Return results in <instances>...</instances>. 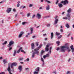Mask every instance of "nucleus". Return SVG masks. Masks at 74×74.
I'll use <instances>...</instances> for the list:
<instances>
[{
	"label": "nucleus",
	"instance_id": "nucleus-13",
	"mask_svg": "<svg viewBox=\"0 0 74 74\" xmlns=\"http://www.w3.org/2000/svg\"><path fill=\"white\" fill-rule=\"evenodd\" d=\"M49 53L44 56H43V58H44V59H45L46 58H47V57H49Z\"/></svg>",
	"mask_w": 74,
	"mask_h": 74
},
{
	"label": "nucleus",
	"instance_id": "nucleus-29",
	"mask_svg": "<svg viewBox=\"0 0 74 74\" xmlns=\"http://www.w3.org/2000/svg\"><path fill=\"white\" fill-rule=\"evenodd\" d=\"M34 56H35V54L34 53H33L32 54V58H34Z\"/></svg>",
	"mask_w": 74,
	"mask_h": 74
},
{
	"label": "nucleus",
	"instance_id": "nucleus-23",
	"mask_svg": "<svg viewBox=\"0 0 74 74\" xmlns=\"http://www.w3.org/2000/svg\"><path fill=\"white\" fill-rule=\"evenodd\" d=\"M53 32H52L51 33V39H52V38H53Z\"/></svg>",
	"mask_w": 74,
	"mask_h": 74
},
{
	"label": "nucleus",
	"instance_id": "nucleus-7",
	"mask_svg": "<svg viewBox=\"0 0 74 74\" xmlns=\"http://www.w3.org/2000/svg\"><path fill=\"white\" fill-rule=\"evenodd\" d=\"M24 34V32H21L20 34L18 35V38H21L22 36V35Z\"/></svg>",
	"mask_w": 74,
	"mask_h": 74
},
{
	"label": "nucleus",
	"instance_id": "nucleus-64",
	"mask_svg": "<svg viewBox=\"0 0 74 74\" xmlns=\"http://www.w3.org/2000/svg\"><path fill=\"white\" fill-rule=\"evenodd\" d=\"M25 6H23V9H24V8H25Z\"/></svg>",
	"mask_w": 74,
	"mask_h": 74
},
{
	"label": "nucleus",
	"instance_id": "nucleus-31",
	"mask_svg": "<svg viewBox=\"0 0 74 74\" xmlns=\"http://www.w3.org/2000/svg\"><path fill=\"white\" fill-rule=\"evenodd\" d=\"M48 50H49V49H48V48L46 47L45 48L46 51H47V52H48Z\"/></svg>",
	"mask_w": 74,
	"mask_h": 74
},
{
	"label": "nucleus",
	"instance_id": "nucleus-38",
	"mask_svg": "<svg viewBox=\"0 0 74 74\" xmlns=\"http://www.w3.org/2000/svg\"><path fill=\"white\" fill-rule=\"evenodd\" d=\"M34 74H38V72L36 71H35L34 72Z\"/></svg>",
	"mask_w": 74,
	"mask_h": 74
},
{
	"label": "nucleus",
	"instance_id": "nucleus-62",
	"mask_svg": "<svg viewBox=\"0 0 74 74\" xmlns=\"http://www.w3.org/2000/svg\"><path fill=\"white\" fill-rule=\"evenodd\" d=\"M46 36V34H43V36Z\"/></svg>",
	"mask_w": 74,
	"mask_h": 74
},
{
	"label": "nucleus",
	"instance_id": "nucleus-9",
	"mask_svg": "<svg viewBox=\"0 0 74 74\" xmlns=\"http://www.w3.org/2000/svg\"><path fill=\"white\" fill-rule=\"evenodd\" d=\"M11 8H8L7 9V10H6V12L8 13H10V12H11Z\"/></svg>",
	"mask_w": 74,
	"mask_h": 74
},
{
	"label": "nucleus",
	"instance_id": "nucleus-16",
	"mask_svg": "<svg viewBox=\"0 0 74 74\" xmlns=\"http://www.w3.org/2000/svg\"><path fill=\"white\" fill-rule=\"evenodd\" d=\"M50 8H49V5H47V6H46V10L48 11V10H49Z\"/></svg>",
	"mask_w": 74,
	"mask_h": 74
},
{
	"label": "nucleus",
	"instance_id": "nucleus-51",
	"mask_svg": "<svg viewBox=\"0 0 74 74\" xmlns=\"http://www.w3.org/2000/svg\"><path fill=\"white\" fill-rule=\"evenodd\" d=\"M43 64H42V67H44V62H43Z\"/></svg>",
	"mask_w": 74,
	"mask_h": 74
},
{
	"label": "nucleus",
	"instance_id": "nucleus-2",
	"mask_svg": "<svg viewBox=\"0 0 74 74\" xmlns=\"http://www.w3.org/2000/svg\"><path fill=\"white\" fill-rule=\"evenodd\" d=\"M71 8H69L67 11V12L69 13L66 15V17H63V19H66V20H67V19H68V20L70 21V14L69 13L71 12Z\"/></svg>",
	"mask_w": 74,
	"mask_h": 74
},
{
	"label": "nucleus",
	"instance_id": "nucleus-4",
	"mask_svg": "<svg viewBox=\"0 0 74 74\" xmlns=\"http://www.w3.org/2000/svg\"><path fill=\"white\" fill-rule=\"evenodd\" d=\"M60 3H63L64 5H66V4H68L69 3V1H67V0H65L64 1H62Z\"/></svg>",
	"mask_w": 74,
	"mask_h": 74
},
{
	"label": "nucleus",
	"instance_id": "nucleus-40",
	"mask_svg": "<svg viewBox=\"0 0 74 74\" xmlns=\"http://www.w3.org/2000/svg\"><path fill=\"white\" fill-rule=\"evenodd\" d=\"M12 49V47H10L9 48V51H11V50Z\"/></svg>",
	"mask_w": 74,
	"mask_h": 74
},
{
	"label": "nucleus",
	"instance_id": "nucleus-36",
	"mask_svg": "<svg viewBox=\"0 0 74 74\" xmlns=\"http://www.w3.org/2000/svg\"><path fill=\"white\" fill-rule=\"evenodd\" d=\"M44 52V51L43 50H42V51L41 52V55H42Z\"/></svg>",
	"mask_w": 74,
	"mask_h": 74
},
{
	"label": "nucleus",
	"instance_id": "nucleus-35",
	"mask_svg": "<svg viewBox=\"0 0 74 74\" xmlns=\"http://www.w3.org/2000/svg\"><path fill=\"white\" fill-rule=\"evenodd\" d=\"M42 46V44H41L40 45V46L39 47H38V48H41V47Z\"/></svg>",
	"mask_w": 74,
	"mask_h": 74
},
{
	"label": "nucleus",
	"instance_id": "nucleus-34",
	"mask_svg": "<svg viewBox=\"0 0 74 74\" xmlns=\"http://www.w3.org/2000/svg\"><path fill=\"white\" fill-rule=\"evenodd\" d=\"M23 58H19V60H23Z\"/></svg>",
	"mask_w": 74,
	"mask_h": 74
},
{
	"label": "nucleus",
	"instance_id": "nucleus-3",
	"mask_svg": "<svg viewBox=\"0 0 74 74\" xmlns=\"http://www.w3.org/2000/svg\"><path fill=\"white\" fill-rule=\"evenodd\" d=\"M14 44V42L13 41H11L9 42L8 45V47H10L12 45Z\"/></svg>",
	"mask_w": 74,
	"mask_h": 74
},
{
	"label": "nucleus",
	"instance_id": "nucleus-54",
	"mask_svg": "<svg viewBox=\"0 0 74 74\" xmlns=\"http://www.w3.org/2000/svg\"><path fill=\"white\" fill-rule=\"evenodd\" d=\"M60 49L59 48V47L57 48V49H56V50L57 51H58V50H59Z\"/></svg>",
	"mask_w": 74,
	"mask_h": 74
},
{
	"label": "nucleus",
	"instance_id": "nucleus-47",
	"mask_svg": "<svg viewBox=\"0 0 74 74\" xmlns=\"http://www.w3.org/2000/svg\"><path fill=\"white\" fill-rule=\"evenodd\" d=\"M25 23H26L24 22H23L22 23V25H25Z\"/></svg>",
	"mask_w": 74,
	"mask_h": 74
},
{
	"label": "nucleus",
	"instance_id": "nucleus-41",
	"mask_svg": "<svg viewBox=\"0 0 74 74\" xmlns=\"http://www.w3.org/2000/svg\"><path fill=\"white\" fill-rule=\"evenodd\" d=\"M39 43V42H36V46L37 47H38V43Z\"/></svg>",
	"mask_w": 74,
	"mask_h": 74
},
{
	"label": "nucleus",
	"instance_id": "nucleus-37",
	"mask_svg": "<svg viewBox=\"0 0 74 74\" xmlns=\"http://www.w3.org/2000/svg\"><path fill=\"white\" fill-rule=\"evenodd\" d=\"M57 1L56 2V4H57L58 3H59V0H56Z\"/></svg>",
	"mask_w": 74,
	"mask_h": 74
},
{
	"label": "nucleus",
	"instance_id": "nucleus-53",
	"mask_svg": "<svg viewBox=\"0 0 74 74\" xmlns=\"http://www.w3.org/2000/svg\"><path fill=\"white\" fill-rule=\"evenodd\" d=\"M32 6H33V5L32 4H30L29 5V7H32Z\"/></svg>",
	"mask_w": 74,
	"mask_h": 74
},
{
	"label": "nucleus",
	"instance_id": "nucleus-33",
	"mask_svg": "<svg viewBox=\"0 0 74 74\" xmlns=\"http://www.w3.org/2000/svg\"><path fill=\"white\" fill-rule=\"evenodd\" d=\"M56 43L57 44H58V45H59V44H60V42L59 41H57L56 42Z\"/></svg>",
	"mask_w": 74,
	"mask_h": 74
},
{
	"label": "nucleus",
	"instance_id": "nucleus-61",
	"mask_svg": "<svg viewBox=\"0 0 74 74\" xmlns=\"http://www.w3.org/2000/svg\"><path fill=\"white\" fill-rule=\"evenodd\" d=\"M47 40H48V39H47V38H45V41H47Z\"/></svg>",
	"mask_w": 74,
	"mask_h": 74
},
{
	"label": "nucleus",
	"instance_id": "nucleus-26",
	"mask_svg": "<svg viewBox=\"0 0 74 74\" xmlns=\"http://www.w3.org/2000/svg\"><path fill=\"white\" fill-rule=\"evenodd\" d=\"M34 53H35V54H38V53H39V51H36L35 52H34Z\"/></svg>",
	"mask_w": 74,
	"mask_h": 74
},
{
	"label": "nucleus",
	"instance_id": "nucleus-28",
	"mask_svg": "<svg viewBox=\"0 0 74 74\" xmlns=\"http://www.w3.org/2000/svg\"><path fill=\"white\" fill-rule=\"evenodd\" d=\"M62 35H60V36H59L58 38H57V39H60V38H62Z\"/></svg>",
	"mask_w": 74,
	"mask_h": 74
},
{
	"label": "nucleus",
	"instance_id": "nucleus-5",
	"mask_svg": "<svg viewBox=\"0 0 74 74\" xmlns=\"http://www.w3.org/2000/svg\"><path fill=\"white\" fill-rule=\"evenodd\" d=\"M7 70L9 72V73H10L9 74H12V73H11V68H10V67L9 66L7 69Z\"/></svg>",
	"mask_w": 74,
	"mask_h": 74
},
{
	"label": "nucleus",
	"instance_id": "nucleus-21",
	"mask_svg": "<svg viewBox=\"0 0 74 74\" xmlns=\"http://www.w3.org/2000/svg\"><path fill=\"white\" fill-rule=\"evenodd\" d=\"M39 49L40 48H38H38H37L34 49V51H38V50H39Z\"/></svg>",
	"mask_w": 74,
	"mask_h": 74
},
{
	"label": "nucleus",
	"instance_id": "nucleus-42",
	"mask_svg": "<svg viewBox=\"0 0 74 74\" xmlns=\"http://www.w3.org/2000/svg\"><path fill=\"white\" fill-rule=\"evenodd\" d=\"M29 70L28 68H25V70L26 71V70Z\"/></svg>",
	"mask_w": 74,
	"mask_h": 74
},
{
	"label": "nucleus",
	"instance_id": "nucleus-55",
	"mask_svg": "<svg viewBox=\"0 0 74 74\" xmlns=\"http://www.w3.org/2000/svg\"><path fill=\"white\" fill-rule=\"evenodd\" d=\"M70 60H71V58H69V59L68 60V62H70Z\"/></svg>",
	"mask_w": 74,
	"mask_h": 74
},
{
	"label": "nucleus",
	"instance_id": "nucleus-22",
	"mask_svg": "<svg viewBox=\"0 0 74 74\" xmlns=\"http://www.w3.org/2000/svg\"><path fill=\"white\" fill-rule=\"evenodd\" d=\"M16 50H14V53L13 54V55L14 56H15V54H16Z\"/></svg>",
	"mask_w": 74,
	"mask_h": 74
},
{
	"label": "nucleus",
	"instance_id": "nucleus-11",
	"mask_svg": "<svg viewBox=\"0 0 74 74\" xmlns=\"http://www.w3.org/2000/svg\"><path fill=\"white\" fill-rule=\"evenodd\" d=\"M70 48L71 49L72 52H74V47H73V45H72L71 46H70Z\"/></svg>",
	"mask_w": 74,
	"mask_h": 74
},
{
	"label": "nucleus",
	"instance_id": "nucleus-15",
	"mask_svg": "<svg viewBox=\"0 0 74 74\" xmlns=\"http://www.w3.org/2000/svg\"><path fill=\"white\" fill-rule=\"evenodd\" d=\"M3 62L4 63V64H5V63H8V62L7 61V60L5 59H3Z\"/></svg>",
	"mask_w": 74,
	"mask_h": 74
},
{
	"label": "nucleus",
	"instance_id": "nucleus-14",
	"mask_svg": "<svg viewBox=\"0 0 74 74\" xmlns=\"http://www.w3.org/2000/svg\"><path fill=\"white\" fill-rule=\"evenodd\" d=\"M58 5L60 8H61V7H63V5L61 3H58Z\"/></svg>",
	"mask_w": 74,
	"mask_h": 74
},
{
	"label": "nucleus",
	"instance_id": "nucleus-59",
	"mask_svg": "<svg viewBox=\"0 0 74 74\" xmlns=\"http://www.w3.org/2000/svg\"><path fill=\"white\" fill-rule=\"evenodd\" d=\"M71 34V33H70L67 36V37H69V36H70V34Z\"/></svg>",
	"mask_w": 74,
	"mask_h": 74
},
{
	"label": "nucleus",
	"instance_id": "nucleus-63",
	"mask_svg": "<svg viewBox=\"0 0 74 74\" xmlns=\"http://www.w3.org/2000/svg\"><path fill=\"white\" fill-rule=\"evenodd\" d=\"M17 14H16L15 15V18H16V16H17Z\"/></svg>",
	"mask_w": 74,
	"mask_h": 74
},
{
	"label": "nucleus",
	"instance_id": "nucleus-10",
	"mask_svg": "<svg viewBox=\"0 0 74 74\" xmlns=\"http://www.w3.org/2000/svg\"><path fill=\"white\" fill-rule=\"evenodd\" d=\"M18 70H20V73H21L22 70V66L21 65L19 66H18Z\"/></svg>",
	"mask_w": 74,
	"mask_h": 74
},
{
	"label": "nucleus",
	"instance_id": "nucleus-20",
	"mask_svg": "<svg viewBox=\"0 0 74 74\" xmlns=\"http://www.w3.org/2000/svg\"><path fill=\"white\" fill-rule=\"evenodd\" d=\"M65 26L67 28H69V27H70V26H69V25L68 23H66Z\"/></svg>",
	"mask_w": 74,
	"mask_h": 74
},
{
	"label": "nucleus",
	"instance_id": "nucleus-49",
	"mask_svg": "<svg viewBox=\"0 0 74 74\" xmlns=\"http://www.w3.org/2000/svg\"><path fill=\"white\" fill-rule=\"evenodd\" d=\"M60 31L61 32H62V33L63 32V29H61L60 30Z\"/></svg>",
	"mask_w": 74,
	"mask_h": 74
},
{
	"label": "nucleus",
	"instance_id": "nucleus-27",
	"mask_svg": "<svg viewBox=\"0 0 74 74\" xmlns=\"http://www.w3.org/2000/svg\"><path fill=\"white\" fill-rule=\"evenodd\" d=\"M7 43V41H5L4 43H2V45H5V44H6Z\"/></svg>",
	"mask_w": 74,
	"mask_h": 74
},
{
	"label": "nucleus",
	"instance_id": "nucleus-48",
	"mask_svg": "<svg viewBox=\"0 0 74 74\" xmlns=\"http://www.w3.org/2000/svg\"><path fill=\"white\" fill-rule=\"evenodd\" d=\"M13 11H14V12H16V9H14L13 10Z\"/></svg>",
	"mask_w": 74,
	"mask_h": 74
},
{
	"label": "nucleus",
	"instance_id": "nucleus-19",
	"mask_svg": "<svg viewBox=\"0 0 74 74\" xmlns=\"http://www.w3.org/2000/svg\"><path fill=\"white\" fill-rule=\"evenodd\" d=\"M22 49V47H20L19 50L17 51V53H19L20 52V51H21V49Z\"/></svg>",
	"mask_w": 74,
	"mask_h": 74
},
{
	"label": "nucleus",
	"instance_id": "nucleus-6",
	"mask_svg": "<svg viewBox=\"0 0 74 74\" xmlns=\"http://www.w3.org/2000/svg\"><path fill=\"white\" fill-rule=\"evenodd\" d=\"M17 64L16 63L14 62L12 63L11 65V68H13V66H16Z\"/></svg>",
	"mask_w": 74,
	"mask_h": 74
},
{
	"label": "nucleus",
	"instance_id": "nucleus-25",
	"mask_svg": "<svg viewBox=\"0 0 74 74\" xmlns=\"http://www.w3.org/2000/svg\"><path fill=\"white\" fill-rule=\"evenodd\" d=\"M56 36H59L60 34V33H59L58 32H56Z\"/></svg>",
	"mask_w": 74,
	"mask_h": 74
},
{
	"label": "nucleus",
	"instance_id": "nucleus-50",
	"mask_svg": "<svg viewBox=\"0 0 74 74\" xmlns=\"http://www.w3.org/2000/svg\"><path fill=\"white\" fill-rule=\"evenodd\" d=\"M50 26V24H48L47 25V27H49V26Z\"/></svg>",
	"mask_w": 74,
	"mask_h": 74
},
{
	"label": "nucleus",
	"instance_id": "nucleus-44",
	"mask_svg": "<svg viewBox=\"0 0 74 74\" xmlns=\"http://www.w3.org/2000/svg\"><path fill=\"white\" fill-rule=\"evenodd\" d=\"M19 5H20V4H19V3H18L17 5V7H19Z\"/></svg>",
	"mask_w": 74,
	"mask_h": 74
},
{
	"label": "nucleus",
	"instance_id": "nucleus-8",
	"mask_svg": "<svg viewBox=\"0 0 74 74\" xmlns=\"http://www.w3.org/2000/svg\"><path fill=\"white\" fill-rule=\"evenodd\" d=\"M36 16V18H38V19H40V18H41V14H39V13H38Z\"/></svg>",
	"mask_w": 74,
	"mask_h": 74
},
{
	"label": "nucleus",
	"instance_id": "nucleus-39",
	"mask_svg": "<svg viewBox=\"0 0 74 74\" xmlns=\"http://www.w3.org/2000/svg\"><path fill=\"white\" fill-rule=\"evenodd\" d=\"M41 60L42 62H44V59L42 58H41Z\"/></svg>",
	"mask_w": 74,
	"mask_h": 74
},
{
	"label": "nucleus",
	"instance_id": "nucleus-24",
	"mask_svg": "<svg viewBox=\"0 0 74 74\" xmlns=\"http://www.w3.org/2000/svg\"><path fill=\"white\" fill-rule=\"evenodd\" d=\"M39 69H40V68L39 67H37L36 70V71L38 72L39 71Z\"/></svg>",
	"mask_w": 74,
	"mask_h": 74
},
{
	"label": "nucleus",
	"instance_id": "nucleus-60",
	"mask_svg": "<svg viewBox=\"0 0 74 74\" xmlns=\"http://www.w3.org/2000/svg\"><path fill=\"white\" fill-rule=\"evenodd\" d=\"M32 37V38H35V37H36V36H33Z\"/></svg>",
	"mask_w": 74,
	"mask_h": 74
},
{
	"label": "nucleus",
	"instance_id": "nucleus-17",
	"mask_svg": "<svg viewBox=\"0 0 74 74\" xmlns=\"http://www.w3.org/2000/svg\"><path fill=\"white\" fill-rule=\"evenodd\" d=\"M34 44L33 43H32L31 45V48H32V49H34Z\"/></svg>",
	"mask_w": 74,
	"mask_h": 74
},
{
	"label": "nucleus",
	"instance_id": "nucleus-57",
	"mask_svg": "<svg viewBox=\"0 0 74 74\" xmlns=\"http://www.w3.org/2000/svg\"><path fill=\"white\" fill-rule=\"evenodd\" d=\"M26 60L27 61H29V58L27 59Z\"/></svg>",
	"mask_w": 74,
	"mask_h": 74
},
{
	"label": "nucleus",
	"instance_id": "nucleus-1",
	"mask_svg": "<svg viewBox=\"0 0 74 74\" xmlns=\"http://www.w3.org/2000/svg\"><path fill=\"white\" fill-rule=\"evenodd\" d=\"M65 48L67 49V51L68 52H70L71 51V50L69 48V47L67 46V44L65 45V46H62L61 47V51L62 52H64L66 49Z\"/></svg>",
	"mask_w": 74,
	"mask_h": 74
},
{
	"label": "nucleus",
	"instance_id": "nucleus-45",
	"mask_svg": "<svg viewBox=\"0 0 74 74\" xmlns=\"http://www.w3.org/2000/svg\"><path fill=\"white\" fill-rule=\"evenodd\" d=\"M57 18H58V16H56L55 17V19H57Z\"/></svg>",
	"mask_w": 74,
	"mask_h": 74
},
{
	"label": "nucleus",
	"instance_id": "nucleus-43",
	"mask_svg": "<svg viewBox=\"0 0 74 74\" xmlns=\"http://www.w3.org/2000/svg\"><path fill=\"white\" fill-rule=\"evenodd\" d=\"M21 51L22 52H23V53H25V51L24 52V51H23V50H21Z\"/></svg>",
	"mask_w": 74,
	"mask_h": 74
},
{
	"label": "nucleus",
	"instance_id": "nucleus-30",
	"mask_svg": "<svg viewBox=\"0 0 74 74\" xmlns=\"http://www.w3.org/2000/svg\"><path fill=\"white\" fill-rule=\"evenodd\" d=\"M30 13H28L27 14V17H29V16H30Z\"/></svg>",
	"mask_w": 74,
	"mask_h": 74
},
{
	"label": "nucleus",
	"instance_id": "nucleus-46",
	"mask_svg": "<svg viewBox=\"0 0 74 74\" xmlns=\"http://www.w3.org/2000/svg\"><path fill=\"white\" fill-rule=\"evenodd\" d=\"M46 1H47V2L48 3H51V2L47 0H46Z\"/></svg>",
	"mask_w": 74,
	"mask_h": 74
},
{
	"label": "nucleus",
	"instance_id": "nucleus-32",
	"mask_svg": "<svg viewBox=\"0 0 74 74\" xmlns=\"http://www.w3.org/2000/svg\"><path fill=\"white\" fill-rule=\"evenodd\" d=\"M35 16H36V15H35V14H34L32 17V19H33V18H35Z\"/></svg>",
	"mask_w": 74,
	"mask_h": 74
},
{
	"label": "nucleus",
	"instance_id": "nucleus-18",
	"mask_svg": "<svg viewBox=\"0 0 74 74\" xmlns=\"http://www.w3.org/2000/svg\"><path fill=\"white\" fill-rule=\"evenodd\" d=\"M30 29V30H31V32L30 34H32L33 33V28H31Z\"/></svg>",
	"mask_w": 74,
	"mask_h": 74
},
{
	"label": "nucleus",
	"instance_id": "nucleus-12",
	"mask_svg": "<svg viewBox=\"0 0 74 74\" xmlns=\"http://www.w3.org/2000/svg\"><path fill=\"white\" fill-rule=\"evenodd\" d=\"M58 21L59 20H58V19H55L54 25H56V24H57Z\"/></svg>",
	"mask_w": 74,
	"mask_h": 74
},
{
	"label": "nucleus",
	"instance_id": "nucleus-52",
	"mask_svg": "<svg viewBox=\"0 0 74 74\" xmlns=\"http://www.w3.org/2000/svg\"><path fill=\"white\" fill-rule=\"evenodd\" d=\"M70 73V71H68L67 72V73H66V74H68L69 73Z\"/></svg>",
	"mask_w": 74,
	"mask_h": 74
},
{
	"label": "nucleus",
	"instance_id": "nucleus-58",
	"mask_svg": "<svg viewBox=\"0 0 74 74\" xmlns=\"http://www.w3.org/2000/svg\"><path fill=\"white\" fill-rule=\"evenodd\" d=\"M39 9H40V10H41L42 9V8L41 7H40Z\"/></svg>",
	"mask_w": 74,
	"mask_h": 74
},
{
	"label": "nucleus",
	"instance_id": "nucleus-56",
	"mask_svg": "<svg viewBox=\"0 0 74 74\" xmlns=\"http://www.w3.org/2000/svg\"><path fill=\"white\" fill-rule=\"evenodd\" d=\"M1 74H5V72H2L1 73Z\"/></svg>",
	"mask_w": 74,
	"mask_h": 74
}]
</instances>
